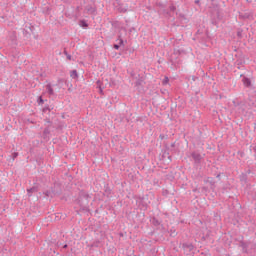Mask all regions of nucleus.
Returning <instances> with one entry per match:
<instances>
[{"mask_svg": "<svg viewBox=\"0 0 256 256\" xmlns=\"http://www.w3.org/2000/svg\"><path fill=\"white\" fill-rule=\"evenodd\" d=\"M89 199H91V196H89V193L85 191L79 192L78 203L80 207H82L83 211H87V207L89 205Z\"/></svg>", "mask_w": 256, "mask_h": 256, "instance_id": "f257e3e1", "label": "nucleus"}, {"mask_svg": "<svg viewBox=\"0 0 256 256\" xmlns=\"http://www.w3.org/2000/svg\"><path fill=\"white\" fill-rule=\"evenodd\" d=\"M191 157H192V159H193L195 165H200V164H201V161H202V159H203V156H201L200 153H198V152H192V153H191Z\"/></svg>", "mask_w": 256, "mask_h": 256, "instance_id": "f03ea898", "label": "nucleus"}, {"mask_svg": "<svg viewBox=\"0 0 256 256\" xmlns=\"http://www.w3.org/2000/svg\"><path fill=\"white\" fill-rule=\"evenodd\" d=\"M117 5V11H119V13H127V11L129 10V6L127 4L118 2Z\"/></svg>", "mask_w": 256, "mask_h": 256, "instance_id": "7ed1b4c3", "label": "nucleus"}, {"mask_svg": "<svg viewBox=\"0 0 256 256\" xmlns=\"http://www.w3.org/2000/svg\"><path fill=\"white\" fill-rule=\"evenodd\" d=\"M85 10L87 11V13L89 15H95V13L97 12V8L95 6H93V5H87L85 7Z\"/></svg>", "mask_w": 256, "mask_h": 256, "instance_id": "20e7f679", "label": "nucleus"}, {"mask_svg": "<svg viewBox=\"0 0 256 256\" xmlns=\"http://www.w3.org/2000/svg\"><path fill=\"white\" fill-rule=\"evenodd\" d=\"M242 83L244 85V87H247L248 89H251V79H249L248 77L244 76L242 78Z\"/></svg>", "mask_w": 256, "mask_h": 256, "instance_id": "39448f33", "label": "nucleus"}, {"mask_svg": "<svg viewBox=\"0 0 256 256\" xmlns=\"http://www.w3.org/2000/svg\"><path fill=\"white\" fill-rule=\"evenodd\" d=\"M37 191H39L37 186H33L32 188L27 189L28 197H31V195H33V193H37Z\"/></svg>", "mask_w": 256, "mask_h": 256, "instance_id": "423d86ee", "label": "nucleus"}, {"mask_svg": "<svg viewBox=\"0 0 256 256\" xmlns=\"http://www.w3.org/2000/svg\"><path fill=\"white\" fill-rule=\"evenodd\" d=\"M46 91L50 95H55V91L53 90V86L51 85V83L46 85Z\"/></svg>", "mask_w": 256, "mask_h": 256, "instance_id": "0eeeda50", "label": "nucleus"}, {"mask_svg": "<svg viewBox=\"0 0 256 256\" xmlns=\"http://www.w3.org/2000/svg\"><path fill=\"white\" fill-rule=\"evenodd\" d=\"M205 183H209V185H211V187H215V179H213L212 177H207L204 180Z\"/></svg>", "mask_w": 256, "mask_h": 256, "instance_id": "6e6552de", "label": "nucleus"}, {"mask_svg": "<svg viewBox=\"0 0 256 256\" xmlns=\"http://www.w3.org/2000/svg\"><path fill=\"white\" fill-rule=\"evenodd\" d=\"M183 249H186L187 251H193L194 246L191 243H184L183 244Z\"/></svg>", "mask_w": 256, "mask_h": 256, "instance_id": "1a4fd4ad", "label": "nucleus"}, {"mask_svg": "<svg viewBox=\"0 0 256 256\" xmlns=\"http://www.w3.org/2000/svg\"><path fill=\"white\" fill-rule=\"evenodd\" d=\"M70 77H71L72 79H79V74L77 73V70H72V71L70 72Z\"/></svg>", "mask_w": 256, "mask_h": 256, "instance_id": "9d476101", "label": "nucleus"}, {"mask_svg": "<svg viewBox=\"0 0 256 256\" xmlns=\"http://www.w3.org/2000/svg\"><path fill=\"white\" fill-rule=\"evenodd\" d=\"M64 55L66 56V59H68V61H71L73 59V56H71V54H69L67 50H64Z\"/></svg>", "mask_w": 256, "mask_h": 256, "instance_id": "9b49d317", "label": "nucleus"}, {"mask_svg": "<svg viewBox=\"0 0 256 256\" xmlns=\"http://www.w3.org/2000/svg\"><path fill=\"white\" fill-rule=\"evenodd\" d=\"M80 27H89V24L85 20L80 21Z\"/></svg>", "mask_w": 256, "mask_h": 256, "instance_id": "f8f14e48", "label": "nucleus"}, {"mask_svg": "<svg viewBox=\"0 0 256 256\" xmlns=\"http://www.w3.org/2000/svg\"><path fill=\"white\" fill-rule=\"evenodd\" d=\"M152 223H153V225H155L156 227H157L158 225H161V222H159V220H157L156 218H153V219H152Z\"/></svg>", "mask_w": 256, "mask_h": 256, "instance_id": "ddd939ff", "label": "nucleus"}, {"mask_svg": "<svg viewBox=\"0 0 256 256\" xmlns=\"http://www.w3.org/2000/svg\"><path fill=\"white\" fill-rule=\"evenodd\" d=\"M43 103H45V101L43 100V97L39 96L38 97V104L43 105Z\"/></svg>", "mask_w": 256, "mask_h": 256, "instance_id": "4468645a", "label": "nucleus"}, {"mask_svg": "<svg viewBox=\"0 0 256 256\" xmlns=\"http://www.w3.org/2000/svg\"><path fill=\"white\" fill-rule=\"evenodd\" d=\"M253 105H254L253 102L248 103V104L246 105V109H253ZM244 111H245V108H244Z\"/></svg>", "mask_w": 256, "mask_h": 256, "instance_id": "2eb2a0df", "label": "nucleus"}, {"mask_svg": "<svg viewBox=\"0 0 256 256\" xmlns=\"http://www.w3.org/2000/svg\"><path fill=\"white\" fill-rule=\"evenodd\" d=\"M44 195H46V197H52L51 190H46V191L44 192Z\"/></svg>", "mask_w": 256, "mask_h": 256, "instance_id": "dca6fc26", "label": "nucleus"}, {"mask_svg": "<svg viewBox=\"0 0 256 256\" xmlns=\"http://www.w3.org/2000/svg\"><path fill=\"white\" fill-rule=\"evenodd\" d=\"M169 83V77H165L162 81V85H167Z\"/></svg>", "mask_w": 256, "mask_h": 256, "instance_id": "f3484780", "label": "nucleus"}, {"mask_svg": "<svg viewBox=\"0 0 256 256\" xmlns=\"http://www.w3.org/2000/svg\"><path fill=\"white\" fill-rule=\"evenodd\" d=\"M17 157H19V153L14 152V153L12 154V159H13V161H15V159H17Z\"/></svg>", "mask_w": 256, "mask_h": 256, "instance_id": "a211bd4d", "label": "nucleus"}, {"mask_svg": "<svg viewBox=\"0 0 256 256\" xmlns=\"http://www.w3.org/2000/svg\"><path fill=\"white\" fill-rule=\"evenodd\" d=\"M50 131H49V128H45L44 129V135H49Z\"/></svg>", "mask_w": 256, "mask_h": 256, "instance_id": "6ab92c4d", "label": "nucleus"}, {"mask_svg": "<svg viewBox=\"0 0 256 256\" xmlns=\"http://www.w3.org/2000/svg\"><path fill=\"white\" fill-rule=\"evenodd\" d=\"M118 45H119L120 47H121V45H124L123 39H120V40H119Z\"/></svg>", "mask_w": 256, "mask_h": 256, "instance_id": "aec40b11", "label": "nucleus"}, {"mask_svg": "<svg viewBox=\"0 0 256 256\" xmlns=\"http://www.w3.org/2000/svg\"><path fill=\"white\" fill-rule=\"evenodd\" d=\"M120 47H121V46H120L119 44H115V45H114V49H116V50H119Z\"/></svg>", "mask_w": 256, "mask_h": 256, "instance_id": "412c9836", "label": "nucleus"}, {"mask_svg": "<svg viewBox=\"0 0 256 256\" xmlns=\"http://www.w3.org/2000/svg\"><path fill=\"white\" fill-rule=\"evenodd\" d=\"M177 9L174 5L170 6V11H175Z\"/></svg>", "mask_w": 256, "mask_h": 256, "instance_id": "4be33fe9", "label": "nucleus"}, {"mask_svg": "<svg viewBox=\"0 0 256 256\" xmlns=\"http://www.w3.org/2000/svg\"><path fill=\"white\" fill-rule=\"evenodd\" d=\"M217 19H221V14L219 13V10H217Z\"/></svg>", "mask_w": 256, "mask_h": 256, "instance_id": "5701e85b", "label": "nucleus"}, {"mask_svg": "<svg viewBox=\"0 0 256 256\" xmlns=\"http://www.w3.org/2000/svg\"><path fill=\"white\" fill-rule=\"evenodd\" d=\"M139 85H141V80H138V81L136 82V86H139Z\"/></svg>", "mask_w": 256, "mask_h": 256, "instance_id": "b1692460", "label": "nucleus"}, {"mask_svg": "<svg viewBox=\"0 0 256 256\" xmlns=\"http://www.w3.org/2000/svg\"><path fill=\"white\" fill-rule=\"evenodd\" d=\"M241 33H242V31L239 30V31L237 32V35H238L239 37H241Z\"/></svg>", "mask_w": 256, "mask_h": 256, "instance_id": "393cba45", "label": "nucleus"}, {"mask_svg": "<svg viewBox=\"0 0 256 256\" xmlns=\"http://www.w3.org/2000/svg\"><path fill=\"white\" fill-rule=\"evenodd\" d=\"M105 193H107V195H109V193H111V190H106Z\"/></svg>", "mask_w": 256, "mask_h": 256, "instance_id": "a878e982", "label": "nucleus"}, {"mask_svg": "<svg viewBox=\"0 0 256 256\" xmlns=\"http://www.w3.org/2000/svg\"><path fill=\"white\" fill-rule=\"evenodd\" d=\"M81 7L77 6L76 11H80Z\"/></svg>", "mask_w": 256, "mask_h": 256, "instance_id": "bb28decb", "label": "nucleus"}, {"mask_svg": "<svg viewBox=\"0 0 256 256\" xmlns=\"http://www.w3.org/2000/svg\"><path fill=\"white\" fill-rule=\"evenodd\" d=\"M197 77L193 76L192 81H196Z\"/></svg>", "mask_w": 256, "mask_h": 256, "instance_id": "cd10ccee", "label": "nucleus"}, {"mask_svg": "<svg viewBox=\"0 0 256 256\" xmlns=\"http://www.w3.org/2000/svg\"><path fill=\"white\" fill-rule=\"evenodd\" d=\"M216 177H217V179H219L221 177V174H218Z\"/></svg>", "mask_w": 256, "mask_h": 256, "instance_id": "c85d7f7f", "label": "nucleus"}, {"mask_svg": "<svg viewBox=\"0 0 256 256\" xmlns=\"http://www.w3.org/2000/svg\"><path fill=\"white\" fill-rule=\"evenodd\" d=\"M63 249H67V244H65V245L63 246Z\"/></svg>", "mask_w": 256, "mask_h": 256, "instance_id": "c756f323", "label": "nucleus"}, {"mask_svg": "<svg viewBox=\"0 0 256 256\" xmlns=\"http://www.w3.org/2000/svg\"><path fill=\"white\" fill-rule=\"evenodd\" d=\"M246 1H247V3H251L252 0H246Z\"/></svg>", "mask_w": 256, "mask_h": 256, "instance_id": "7c9ffc66", "label": "nucleus"}, {"mask_svg": "<svg viewBox=\"0 0 256 256\" xmlns=\"http://www.w3.org/2000/svg\"><path fill=\"white\" fill-rule=\"evenodd\" d=\"M171 147H175V143H173V144L171 145Z\"/></svg>", "mask_w": 256, "mask_h": 256, "instance_id": "2f4dec72", "label": "nucleus"}, {"mask_svg": "<svg viewBox=\"0 0 256 256\" xmlns=\"http://www.w3.org/2000/svg\"><path fill=\"white\" fill-rule=\"evenodd\" d=\"M195 3H199V0H196Z\"/></svg>", "mask_w": 256, "mask_h": 256, "instance_id": "473e14b6", "label": "nucleus"}]
</instances>
